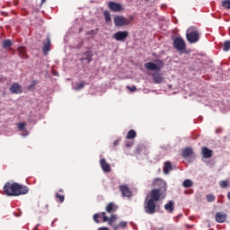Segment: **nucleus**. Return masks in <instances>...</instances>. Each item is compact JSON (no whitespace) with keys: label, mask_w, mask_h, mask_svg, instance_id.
Returning <instances> with one entry per match:
<instances>
[{"label":"nucleus","mask_w":230,"mask_h":230,"mask_svg":"<svg viewBox=\"0 0 230 230\" xmlns=\"http://www.w3.org/2000/svg\"><path fill=\"white\" fill-rule=\"evenodd\" d=\"M153 186L157 189H153L150 191L151 198L144 205L145 212L147 215H154L155 213H156L155 202H159L161 199H165L166 191L168 190V185L166 184V181H164V180L161 178H155L153 181Z\"/></svg>","instance_id":"1"},{"label":"nucleus","mask_w":230,"mask_h":230,"mask_svg":"<svg viewBox=\"0 0 230 230\" xmlns=\"http://www.w3.org/2000/svg\"><path fill=\"white\" fill-rule=\"evenodd\" d=\"M4 191L8 197H19L20 195H26L30 191L27 186L19 183L7 182L4 186Z\"/></svg>","instance_id":"2"},{"label":"nucleus","mask_w":230,"mask_h":230,"mask_svg":"<svg viewBox=\"0 0 230 230\" xmlns=\"http://www.w3.org/2000/svg\"><path fill=\"white\" fill-rule=\"evenodd\" d=\"M173 48L180 53H184L186 51V41H184V39L177 37L173 40Z\"/></svg>","instance_id":"3"},{"label":"nucleus","mask_w":230,"mask_h":230,"mask_svg":"<svg viewBox=\"0 0 230 230\" xmlns=\"http://www.w3.org/2000/svg\"><path fill=\"white\" fill-rule=\"evenodd\" d=\"M157 64L154 62H147L145 64L146 69L147 71H161L164 66V63L161 60H156Z\"/></svg>","instance_id":"4"},{"label":"nucleus","mask_w":230,"mask_h":230,"mask_svg":"<svg viewBox=\"0 0 230 230\" xmlns=\"http://www.w3.org/2000/svg\"><path fill=\"white\" fill-rule=\"evenodd\" d=\"M129 32L128 31H119L112 35V39L118 42H125L128 38Z\"/></svg>","instance_id":"5"},{"label":"nucleus","mask_w":230,"mask_h":230,"mask_svg":"<svg viewBox=\"0 0 230 230\" xmlns=\"http://www.w3.org/2000/svg\"><path fill=\"white\" fill-rule=\"evenodd\" d=\"M186 39L190 44H195V42H199L200 34L198 32V31L187 32Z\"/></svg>","instance_id":"6"},{"label":"nucleus","mask_w":230,"mask_h":230,"mask_svg":"<svg viewBox=\"0 0 230 230\" xmlns=\"http://www.w3.org/2000/svg\"><path fill=\"white\" fill-rule=\"evenodd\" d=\"M114 24L117 27H121V26H127V25L130 24V22H128L127 20V18H125L123 16H116L114 18Z\"/></svg>","instance_id":"7"},{"label":"nucleus","mask_w":230,"mask_h":230,"mask_svg":"<svg viewBox=\"0 0 230 230\" xmlns=\"http://www.w3.org/2000/svg\"><path fill=\"white\" fill-rule=\"evenodd\" d=\"M102 222H108L109 226L114 227V222L118 220V217L116 215H111V217L106 216L105 212H102Z\"/></svg>","instance_id":"8"},{"label":"nucleus","mask_w":230,"mask_h":230,"mask_svg":"<svg viewBox=\"0 0 230 230\" xmlns=\"http://www.w3.org/2000/svg\"><path fill=\"white\" fill-rule=\"evenodd\" d=\"M9 91L12 94H21L22 93V87L19 83H13L9 88Z\"/></svg>","instance_id":"9"},{"label":"nucleus","mask_w":230,"mask_h":230,"mask_svg":"<svg viewBox=\"0 0 230 230\" xmlns=\"http://www.w3.org/2000/svg\"><path fill=\"white\" fill-rule=\"evenodd\" d=\"M108 6L111 12H121L123 10V5L116 2H109Z\"/></svg>","instance_id":"10"},{"label":"nucleus","mask_w":230,"mask_h":230,"mask_svg":"<svg viewBox=\"0 0 230 230\" xmlns=\"http://www.w3.org/2000/svg\"><path fill=\"white\" fill-rule=\"evenodd\" d=\"M100 164L102 172H104L105 173H111V164L107 163V160H105V158L100 160Z\"/></svg>","instance_id":"11"},{"label":"nucleus","mask_w":230,"mask_h":230,"mask_svg":"<svg viewBox=\"0 0 230 230\" xmlns=\"http://www.w3.org/2000/svg\"><path fill=\"white\" fill-rule=\"evenodd\" d=\"M119 191H121L122 197H132V191L128 188V185H120Z\"/></svg>","instance_id":"12"},{"label":"nucleus","mask_w":230,"mask_h":230,"mask_svg":"<svg viewBox=\"0 0 230 230\" xmlns=\"http://www.w3.org/2000/svg\"><path fill=\"white\" fill-rule=\"evenodd\" d=\"M202 155L204 159H211L213 157V150L204 146L201 149Z\"/></svg>","instance_id":"13"},{"label":"nucleus","mask_w":230,"mask_h":230,"mask_svg":"<svg viewBox=\"0 0 230 230\" xmlns=\"http://www.w3.org/2000/svg\"><path fill=\"white\" fill-rule=\"evenodd\" d=\"M51 48V40L47 38V42H43V55H48L49 53Z\"/></svg>","instance_id":"14"},{"label":"nucleus","mask_w":230,"mask_h":230,"mask_svg":"<svg viewBox=\"0 0 230 230\" xmlns=\"http://www.w3.org/2000/svg\"><path fill=\"white\" fill-rule=\"evenodd\" d=\"M153 80L155 84H162L164 78L159 72H155L152 74Z\"/></svg>","instance_id":"15"},{"label":"nucleus","mask_w":230,"mask_h":230,"mask_svg":"<svg viewBox=\"0 0 230 230\" xmlns=\"http://www.w3.org/2000/svg\"><path fill=\"white\" fill-rule=\"evenodd\" d=\"M106 211H107L108 213H115V211H118V205H116V204L113 203V202L109 203V204L106 206Z\"/></svg>","instance_id":"16"},{"label":"nucleus","mask_w":230,"mask_h":230,"mask_svg":"<svg viewBox=\"0 0 230 230\" xmlns=\"http://www.w3.org/2000/svg\"><path fill=\"white\" fill-rule=\"evenodd\" d=\"M193 155V149L191 147H186L181 152V157L186 159V157H190Z\"/></svg>","instance_id":"17"},{"label":"nucleus","mask_w":230,"mask_h":230,"mask_svg":"<svg viewBox=\"0 0 230 230\" xmlns=\"http://www.w3.org/2000/svg\"><path fill=\"white\" fill-rule=\"evenodd\" d=\"M226 218H227V215H226V214H222L220 212H217V215H216V220L219 224H224V222H226Z\"/></svg>","instance_id":"18"},{"label":"nucleus","mask_w":230,"mask_h":230,"mask_svg":"<svg viewBox=\"0 0 230 230\" xmlns=\"http://www.w3.org/2000/svg\"><path fill=\"white\" fill-rule=\"evenodd\" d=\"M174 204L175 202L173 200H171L167 204H165L164 205L165 211H168V213H173V209H175V208L173 207Z\"/></svg>","instance_id":"19"},{"label":"nucleus","mask_w":230,"mask_h":230,"mask_svg":"<svg viewBox=\"0 0 230 230\" xmlns=\"http://www.w3.org/2000/svg\"><path fill=\"white\" fill-rule=\"evenodd\" d=\"M18 55L21 58H28V54L26 53V49L24 47L18 48Z\"/></svg>","instance_id":"20"},{"label":"nucleus","mask_w":230,"mask_h":230,"mask_svg":"<svg viewBox=\"0 0 230 230\" xmlns=\"http://www.w3.org/2000/svg\"><path fill=\"white\" fill-rule=\"evenodd\" d=\"M171 170H172V163L166 162L164 167V173H165V175H168Z\"/></svg>","instance_id":"21"},{"label":"nucleus","mask_w":230,"mask_h":230,"mask_svg":"<svg viewBox=\"0 0 230 230\" xmlns=\"http://www.w3.org/2000/svg\"><path fill=\"white\" fill-rule=\"evenodd\" d=\"M125 227H127V222L122 221L119 225H114L113 226V230L125 229Z\"/></svg>","instance_id":"22"},{"label":"nucleus","mask_w":230,"mask_h":230,"mask_svg":"<svg viewBox=\"0 0 230 230\" xmlns=\"http://www.w3.org/2000/svg\"><path fill=\"white\" fill-rule=\"evenodd\" d=\"M137 136V133H136V130L131 129L127 134V139H135V137Z\"/></svg>","instance_id":"23"},{"label":"nucleus","mask_w":230,"mask_h":230,"mask_svg":"<svg viewBox=\"0 0 230 230\" xmlns=\"http://www.w3.org/2000/svg\"><path fill=\"white\" fill-rule=\"evenodd\" d=\"M85 58H83L82 60H87L88 62H91L93 60V54L91 51H86L84 53Z\"/></svg>","instance_id":"24"},{"label":"nucleus","mask_w":230,"mask_h":230,"mask_svg":"<svg viewBox=\"0 0 230 230\" xmlns=\"http://www.w3.org/2000/svg\"><path fill=\"white\" fill-rule=\"evenodd\" d=\"M182 186L183 188H191V186H193V181H191L190 179H187L182 182Z\"/></svg>","instance_id":"25"},{"label":"nucleus","mask_w":230,"mask_h":230,"mask_svg":"<svg viewBox=\"0 0 230 230\" xmlns=\"http://www.w3.org/2000/svg\"><path fill=\"white\" fill-rule=\"evenodd\" d=\"M84 87H85V81H82L81 83L77 84L74 89L75 91H81V89H84Z\"/></svg>","instance_id":"26"},{"label":"nucleus","mask_w":230,"mask_h":230,"mask_svg":"<svg viewBox=\"0 0 230 230\" xmlns=\"http://www.w3.org/2000/svg\"><path fill=\"white\" fill-rule=\"evenodd\" d=\"M2 46L4 49H6V48H10V46H12V40H4Z\"/></svg>","instance_id":"27"},{"label":"nucleus","mask_w":230,"mask_h":230,"mask_svg":"<svg viewBox=\"0 0 230 230\" xmlns=\"http://www.w3.org/2000/svg\"><path fill=\"white\" fill-rule=\"evenodd\" d=\"M56 199H58L59 200V202L62 204V202H64V200H66V196L56 192Z\"/></svg>","instance_id":"28"},{"label":"nucleus","mask_w":230,"mask_h":230,"mask_svg":"<svg viewBox=\"0 0 230 230\" xmlns=\"http://www.w3.org/2000/svg\"><path fill=\"white\" fill-rule=\"evenodd\" d=\"M222 6L226 8V10H230V0H224L222 2Z\"/></svg>","instance_id":"29"},{"label":"nucleus","mask_w":230,"mask_h":230,"mask_svg":"<svg viewBox=\"0 0 230 230\" xmlns=\"http://www.w3.org/2000/svg\"><path fill=\"white\" fill-rule=\"evenodd\" d=\"M103 15L106 22H109V21H111V13H109V11H104Z\"/></svg>","instance_id":"30"},{"label":"nucleus","mask_w":230,"mask_h":230,"mask_svg":"<svg viewBox=\"0 0 230 230\" xmlns=\"http://www.w3.org/2000/svg\"><path fill=\"white\" fill-rule=\"evenodd\" d=\"M216 199H217V197H215V195H213V194L207 195L208 202H215Z\"/></svg>","instance_id":"31"},{"label":"nucleus","mask_w":230,"mask_h":230,"mask_svg":"<svg viewBox=\"0 0 230 230\" xmlns=\"http://www.w3.org/2000/svg\"><path fill=\"white\" fill-rule=\"evenodd\" d=\"M101 217H103L102 213L93 215V220L96 224H100V220L98 218H101Z\"/></svg>","instance_id":"32"},{"label":"nucleus","mask_w":230,"mask_h":230,"mask_svg":"<svg viewBox=\"0 0 230 230\" xmlns=\"http://www.w3.org/2000/svg\"><path fill=\"white\" fill-rule=\"evenodd\" d=\"M26 128V122L18 123V130H24Z\"/></svg>","instance_id":"33"},{"label":"nucleus","mask_w":230,"mask_h":230,"mask_svg":"<svg viewBox=\"0 0 230 230\" xmlns=\"http://www.w3.org/2000/svg\"><path fill=\"white\" fill-rule=\"evenodd\" d=\"M223 49H224V51H229V49H230V41H225Z\"/></svg>","instance_id":"34"},{"label":"nucleus","mask_w":230,"mask_h":230,"mask_svg":"<svg viewBox=\"0 0 230 230\" xmlns=\"http://www.w3.org/2000/svg\"><path fill=\"white\" fill-rule=\"evenodd\" d=\"M229 186V182L227 181H220V187L221 188H227Z\"/></svg>","instance_id":"35"},{"label":"nucleus","mask_w":230,"mask_h":230,"mask_svg":"<svg viewBox=\"0 0 230 230\" xmlns=\"http://www.w3.org/2000/svg\"><path fill=\"white\" fill-rule=\"evenodd\" d=\"M127 89H128L131 93H134L137 90V87H136V85L130 87V86H127Z\"/></svg>","instance_id":"36"},{"label":"nucleus","mask_w":230,"mask_h":230,"mask_svg":"<svg viewBox=\"0 0 230 230\" xmlns=\"http://www.w3.org/2000/svg\"><path fill=\"white\" fill-rule=\"evenodd\" d=\"M114 146H118L119 145V140H115L113 142Z\"/></svg>","instance_id":"37"},{"label":"nucleus","mask_w":230,"mask_h":230,"mask_svg":"<svg viewBox=\"0 0 230 230\" xmlns=\"http://www.w3.org/2000/svg\"><path fill=\"white\" fill-rule=\"evenodd\" d=\"M58 193H64V189H59Z\"/></svg>","instance_id":"38"},{"label":"nucleus","mask_w":230,"mask_h":230,"mask_svg":"<svg viewBox=\"0 0 230 230\" xmlns=\"http://www.w3.org/2000/svg\"><path fill=\"white\" fill-rule=\"evenodd\" d=\"M44 3H46V0H41V4H43Z\"/></svg>","instance_id":"39"},{"label":"nucleus","mask_w":230,"mask_h":230,"mask_svg":"<svg viewBox=\"0 0 230 230\" xmlns=\"http://www.w3.org/2000/svg\"><path fill=\"white\" fill-rule=\"evenodd\" d=\"M126 146H132V145H130V144H126Z\"/></svg>","instance_id":"40"},{"label":"nucleus","mask_w":230,"mask_h":230,"mask_svg":"<svg viewBox=\"0 0 230 230\" xmlns=\"http://www.w3.org/2000/svg\"><path fill=\"white\" fill-rule=\"evenodd\" d=\"M3 82H4L3 78L0 77V84L3 83Z\"/></svg>","instance_id":"41"},{"label":"nucleus","mask_w":230,"mask_h":230,"mask_svg":"<svg viewBox=\"0 0 230 230\" xmlns=\"http://www.w3.org/2000/svg\"><path fill=\"white\" fill-rule=\"evenodd\" d=\"M158 230H164V228H163V227H160V228H158Z\"/></svg>","instance_id":"42"}]
</instances>
